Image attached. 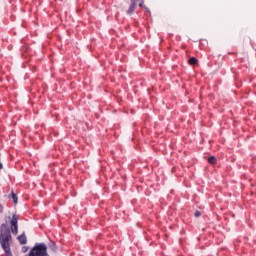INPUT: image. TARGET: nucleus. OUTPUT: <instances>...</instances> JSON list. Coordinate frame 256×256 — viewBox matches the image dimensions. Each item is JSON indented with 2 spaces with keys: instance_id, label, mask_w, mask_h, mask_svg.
Returning a JSON list of instances; mask_svg holds the SVG:
<instances>
[{
  "instance_id": "nucleus-1",
  "label": "nucleus",
  "mask_w": 256,
  "mask_h": 256,
  "mask_svg": "<svg viewBox=\"0 0 256 256\" xmlns=\"http://www.w3.org/2000/svg\"><path fill=\"white\" fill-rule=\"evenodd\" d=\"M18 223H19V216L14 214L12 216V220L10 222V229H11L13 235H17V233H19V225H18Z\"/></svg>"
},
{
  "instance_id": "nucleus-2",
  "label": "nucleus",
  "mask_w": 256,
  "mask_h": 256,
  "mask_svg": "<svg viewBox=\"0 0 256 256\" xmlns=\"http://www.w3.org/2000/svg\"><path fill=\"white\" fill-rule=\"evenodd\" d=\"M135 9H137V3L135 1H132L129 9L127 10L128 15H133V13H135Z\"/></svg>"
},
{
  "instance_id": "nucleus-3",
  "label": "nucleus",
  "mask_w": 256,
  "mask_h": 256,
  "mask_svg": "<svg viewBox=\"0 0 256 256\" xmlns=\"http://www.w3.org/2000/svg\"><path fill=\"white\" fill-rule=\"evenodd\" d=\"M18 241L20 245H27V236L25 235V232L18 236Z\"/></svg>"
},
{
  "instance_id": "nucleus-4",
  "label": "nucleus",
  "mask_w": 256,
  "mask_h": 256,
  "mask_svg": "<svg viewBox=\"0 0 256 256\" xmlns=\"http://www.w3.org/2000/svg\"><path fill=\"white\" fill-rule=\"evenodd\" d=\"M199 61L197 60V58L195 57H191L189 60H188V63L189 65H197Z\"/></svg>"
},
{
  "instance_id": "nucleus-5",
  "label": "nucleus",
  "mask_w": 256,
  "mask_h": 256,
  "mask_svg": "<svg viewBox=\"0 0 256 256\" xmlns=\"http://www.w3.org/2000/svg\"><path fill=\"white\" fill-rule=\"evenodd\" d=\"M208 163H210V165H215V163H217V158H215V156H210L208 158Z\"/></svg>"
},
{
  "instance_id": "nucleus-6",
  "label": "nucleus",
  "mask_w": 256,
  "mask_h": 256,
  "mask_svg": "<svg viewBox=\"0 0 256 256\" xmlns=\"http://www.w3.org/2000/svg\"><path fill=\"white\" fill-rule=\"evenodd\" d=\"M10 197L15 203V205H17V201H18L17 194H15V192H11Z\"/></svg>"
},
{
  "instance_id": "nucleus-7",
  "label": "nucleus",
  "mask_w": 256,
  "mask_h": 256,
  "mask_svg": "<svg viewBox=\"0 0 256 256\" xmlns=\"http://www.w3.org/2000/svg\"><path fill=\"white\" fill-rule=\"evenodd\" d=\"M50 249L56 253L57 252V245H55V243H52V245L50 246Z\"/></svg>"
},
{
  "instance_id": "nucleus-8",
  "label": "nucleus",
  "mask_w": 256,
  "mask_h": 256,
  "mask_svg": "<svg viewBox=\"0 0 256 256\" xmlns=\"http://www.w3.org/2000/svg\"><path fill=\"white\" fill-rule=\"evenodd\" d=\"M27 251H29V247L27 246L22 247V253H27Z\"/></svg>"
},
{
  "instance_id": "nucleus-9",
  "label": "nucleus",
  "mask_w": 256,
  "mask_h": 256,
  "mask_svg": "<svg viewBox=\"0 0 256 256\" xmlns=\"http://www.w3.org/2000/svg\"><path fill=\"white\" fill-rule=\"evenodd\" d=\"M194 215H195V217H201V212L196 211Z\"/></svg>"
},
{
  "instance_id": "nucleus-10",
  "label": "nucleus",
  "mask_w": 256,
  "mask_h": 256,
  "mask_svg": "<svg viewBox=\"0 0 256 256\" xmlns=\"http://www.w3.org/2000/svg\"><path fill=\"white\" fill-rule=\"evenodd\" d=\"M0 169H3V164L0 162Z\"/></svg>"
},
{
  "instance_id": "nucleus-11",
  "label": "nucleus",
  "mask_w": 256,
  "mask_h": 256,
  "mask_svg": "<svg viewBox=\"0 0 256 256\" xmlns=\"http://www.w3.org/2000/svg\"><path fill=\"white\" fill-rule=\"evenodd\" d=\"M139 7H143V2H141V3L139 4Z\"/></svg>"
},
{
  "instance_id": "nucleus-12",
  "label": "nucleus",
  "mask_w": 256,
  "mask_h": 256,
  "mask_svg": "<svg viewBox=\"0 0 256 256\" xmlns=\"http://www.w3.org/2000/svg\"><path fill=\"white\" fill-rule=\"evenodd\" d=\"M133 1H135V0H131V3H133Z\"/></svg>"
}]
</instances>
